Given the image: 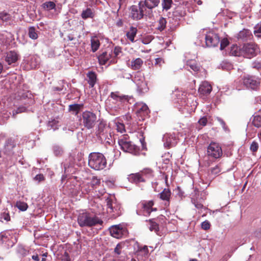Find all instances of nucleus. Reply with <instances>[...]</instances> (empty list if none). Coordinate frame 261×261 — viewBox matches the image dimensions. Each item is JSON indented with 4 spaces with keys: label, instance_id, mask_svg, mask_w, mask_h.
<instances>
[{
    "label": "nucleus",
    "instance_id": "a18cd8bd",
    "mask_svg": "<svg viewBox=\"0 0 261 261\" xmlns=\"http://www.w3.org/2000/svg\"><path fill=\"white\" fill-rule=\"evenodd\" d=\"M16 252L18 254H20V255L22 256H26L28 254L29 251L27 250L24 247L22 246H18L17 248Z\"/></svg>",
    "mask_w": 261,
    "mask_h": 261
},
{
    "label": "nucleus",
    "instance_id": "72a5a7b5",
    "mask_svg": "<svg viewBox=\"0 0 261 261\" xmlns=\"http://www.w3.org/2000/svg\"><path fill=\"white\" fill-rule=\"evenodd\" d=\"M92 51L94 53L99 48L100 43L99 40L96 38H93L91 40Z\"/></svg>",
    "mask_w": 261,
    "mask_h": 261
},
{
    "label": "nucleus",
    "instance_id": "1a4fd4ad",
    "mask_svg": "<svg viewBox=\"0 0 261 261\" xmlns=\"http://www.w3.org/2000/svg\"><path fill=\"white\" fill-rule=\"evenodd\" d=\"M147 10L140 2L138 6L133 5L130 8V17L135 20H139L143 18Z\"/></svg>",
    "mask_w": 261,
    "mask_h": 261
},
{
    "label": "nucleus",
    "instance_id": "423d86ee",
    "mask_svg": "<svg viewBox=\"0 0 261 261\" xmlns=\"http://www.w3.org/2000/svg\"><path fill=\"white\" fill-rule=\"evenodd\" d=\"M118 144L121 149L124 151L136 155L139 154V147L133 144L126 138L119 139L118 140Z\"/></svg>",
    "mask_w": 261,
    "mask_h": 261
},
{
    "label": "nucleus",
    "instance_id": "9b49d317",
    "mask_svg": "<svg viewBox=\"0 0 261 261\" xmlns=\"http://www.w3.org/2000/svg\"><path fill=\"white\" fill-rule=\"evenodd\" d=\"M244 85L248 89L256 90L260 86V82L258 77L252 75H247L243 78Z\"/></svg>",
    "mask_w": 261,
    "mask_h": 261
},
{
    "label": "nucleus",
    "instance_id": "338daca9",
    "mask_svg": "<svg viewBox=\"0 0 261 261\" xmlns=\"http://www.w3.org/2000/svg\"><path fill=\"white\" fill-rule=\"evenodd\" d=\"M121 53V48L119 46H116L113 51V53L115 57H117L120 53Z\"/></svg>",
    "mask_w": 261,
    "mask_h": 261
},
{
    "label": "nucleus",
    "instance_id": "f3484780",
    "mask_svg": "<svg viewBox=\"0 0 261 261\" xmlns=\"http://www.w3.org/2000/svg\"><path fill=\"white\" fill-rule=\"evenodd\" d=\"M111 235L114 238L119 239L123 235L124 229L120 225H113L109 228Z\"/></svg>",
    "mask_w": 261,
    "mask_h": 261
},
{
    "label": "nucleus",
    "instance_id": "a19ab883",
    "mask_svg": "<svg viewBox=\"0 0 261 261\" xmlns=\"http://www.w3.org/2000/svg\"><path fill=\"white\" fill-rule=\"evenodd\" d=\"M59 86L55 87L54 90L58 91H66V87L65 85V82L64 80L60 81L58 83Z\"/></svg>",
    "mask_w": 261,
    "mask_h": 261
},
{
    "label": "nucleus",
    "instance_id": "680f3d73",
    "mask_svg": "<svg viewBox=\"0 0 261 261\" xmlns=\"http://www.w3.org/2000/svg\"><path fill=\"white\" fill-rule=\"evenodd\" d=\"M117 130L118 132H120L121 133H123L125 130L124 125L123 123H118L116 124Z\"/></svg>",
    "mask_w": 261,
    "mask_h": 261
},
{
    "label": "nucleus",
    "instance_id": "4d7b16f0",
    "mask_svg": "<svg viewBox=\"0 0 261 261\" xmlns=\"http://www.w3.org/2000/svg\"><path fill=\"white\" fill-rule=\"evenodd\" d=\"M153 38V37L151 35L147 36L143 38L142 42L144 44H147L152 40Z\"/></svg>",
    "mask_w": 261,
    "mask_h": 261
},
{
    "label": "nucleus",
    "instance_id": "6e6552de",
    "mask_svg": "<svg viewBox=\"0 0 261 261\" xmlns=\"http://www.w3.org/2000/svg\"><path fill=\"white\" fill-rule=\"evenodd\" d=\"M206 154L210 159L220 158L223 154L221 147L217 143L211 142L207 147Z\"/></svg>",
    "mask_w": 261,
    "mask_h": 261
},
{
    "label": "nucleus",
    "instance_id": "f03ea898",
    "mask_svg": "<svg viewBox=\"0 0 261 261\" xmlns=\"http://www.w3.org/2000/svg\"><path fill=\"white\" fill-rule=\"evenodd\" d=\"M107 160L100 152H92L88 157L89 166L95 170H101L106 167Z\"/></svg>",
    "mask_w": 261,
    "mask_h": 261
},
{
    "label": "nucleus",
    "instance_id": "bb28decb",
    "mask_svg": "<svg viewBox=\"0 0 261 261\" xmlns=\"http://www.w3.org/2000/svg\"><path fill=\"white\" fill-rule=\"evenodd\" d=\"M242 46H238L237 45H232L231 46L230 54L234 56H242Z\"/></svg>",
    "mask_w": 261,
    "mask_h": 261
},
{
    "label": "nucleus",
    "instance_id": "8fccbe9b",
    "mask_svg": "<svg viewBox=\"0 0 261 261\" xmlns=\"http://www.w3.org/2000/svg\"><path fill=\"white\" fill-rule=\"evenodd\" d=\"M11 18L10 15L6 12H0V19L4 21H7L9 20Z\"/></svg>",
    "mask_w": 261,
    "mask_h": 261
},
{
    "label": "nucleus",
    "instance_id": "473e14b6",
    "mask_svg": "<svg viewBox=\"0 0 261 261\" xmlns=\"http://www.w3.org/2000/svg\"><path fill=\"white\" fill-rule=\"evenodd\" d=\"M94 16V13L90 8H87L86 10H83L81 14V17L84 19L92 18Z\"/></svg>",
    "mask_w": 261,
    "mask_h": 261
},
{
    "label": "nucleus",
    "instance_id": "dca6fc26",
    "mask_svg": "<svg viewBox=\"0 0 261 261\" xmlns=\"http://www.w3.org/2000/svg\"><path fill=\"white\" fill-rule=\"evenodd\" d=\"M111 97L121 102L127 101L132 103L134 101V98L132 96L121 94L119 92H112Z\"/></svg>",
    "mask_w": 261,
    "mask_h": 261
},
{
    "label": "nucleus",
    "instance_id": "9d476101",
    "mask_svg": "<svg viewBox=\"0 0 261 261\" xmlns=\"http://www.w3.org/2000/svg\"><path fill=\"white\" fill-rule=\"evenodd\" d=\"M82 120L84 126L90 129L94 127L97 121V116L93 112L86 111L82 113Z\"/></svg>",
    "mask_w": 261,
    "mask_h": 261
},
{
    "label": "nucleus",
    "instance_id": "0e129e2a",
    "mask_svg": "<svg viewBox=\"0 0 261 261\" xmlns=\"http://www.w3.org/2000/svg\"><path fill=\"white\" fill-rule=\"evenodd\" d=\"M201 227L204 230H207L210 227V223L208 221H205L201 223Z\"/></svg>",
    "mask_w": 261,
    "mask_h": 261
},
{
    "label": "nucleus",
    "instance_id": "a211bd4d",
    "mask_svg": "<svg viewBox=\"0 0 261 261\" xmlns=\"http://www.w3.org/2000/svg\"><path fill=\"white\" fill-rule=\"evenodd\" d=\"M212 90L211 85L207 82H203L200 85L198 92L201 95H207L210 94Z\"/></svg>",
    "mask_w": 261,
    "mask_h": 261
},
{
    "label": "nucleus",
    "instance_id": "6ab92c4d",
    "mask_svg": "<svg viewBox=\"0 0 261 261\" xmlns=\"http://www.w3.org/2000/svg\"><path fill=\"white\" fill-rule=\"evenodd\" d=\"M144 8L147 10H151L152 9L158 7L160 3V0H144L140 1Z\"/></svg>",
    "mask_w": 261,
    "mask_h": 261
},
{
    "label": "nucleus",
    "instance_id": "f8f14e48",
    "mask_svg": "<svg viewBox=\"0 0 261 261\" xmlns=\"http://www.w3.org/2000/svg\"><path fill=\"white\" fill-rule=\"evenodd\" d=\"M134 82L136 84L138 90L142 93L147 91V84L146 83L144 76L141 72H137L134 77Z\"/></svg>",
    "mask_w": 261,
    "mask_h": 261
},
{
    "label": "nucleus",
    "instance_id": "aec40b11",
    "mask_svg": "<svg viewBox=\"0 0 261 261\" xmlns=\"http://www.w3.org/2000/svg\"><path fill=\"white\" fill-rule=\"evenodd\" d=\"M128 180L132 183L138 184L140 182H145V180L140 172L131 174L128 175Z\"/></svg>",
    "mask_w": 261,
    "mask_h": 261
},
{
    "label": "nucleus",
    "instance_id": "69168bd1",
    "mask_svg": "<svg viewBox=\"0 0 261 261\" xmlns=\"http://www.w3.org/2000/svg\"><path fill=\"white\" fill-rule=\"evenodd\" d=\"M34 179L35 180L38 181L39 182H40L44 180L45 178L43 174H39L35 176Z\"/></svg>",
    "mask_w": 261,
    "mask_h": 261
},
{
    "label": "nucleus",
    "instance_id": "3c124183",
    "mask_svg": "<svg viewBox=\"0 0 261 261\" xmlns=\"http://www.w3.org/2000/svg\"><path fill=\"white\" fill-rule=\"evenodd\" d=\"M26 111V108L24 107H20L16 110H14L12 111V116L14 118H15L16 115L17 114L24 112Z\"/></svg>",
    "mask_w": 261,
    "mask_h": 261
},
{
    "label": "nucleus",
    "instance_id": "052dcab7",
    "mask_svg": "<svg viewBox=\"0 0 261 261\" xmlns=\"http://www.w3.org/2000/svg\"><path fill=\"white\" fill-rule=\"evenodd\" d=\"M1 219H4V220H6L7 221H10V216L9 214L6 212H4L1 214Z\"/></svg>",
    "mask_w": 261,
    "mask_h": 261
},
{
    "label": "nucleus",
    "instance_id": "09e8293b",
    "mask_svg": "<svg viewBox=\"0 0 261 261\" xmlns=\"http://www.w3.org/2000/svg\"><path fill=\"white\" fill-rule=\"evenodd\" d=\"M10 235H7L6 233L2 232L0 233V241L2 243H7L10 240Z\"/></svg>",
    "mask_w": 261,
    "mask_h": 261
},
{
    "label": "nucleus",
    "instance_id": "cd10ccee",
    "mask_svg": "<svg viewBox=\"0 0 261 261\" xmlns=\"http://www.w3.org/2000/svg\"><path fill=\"white\" fill-rule=\"evenodd\" d=\"M143 63V60L138 58L131 61L130 66L133 70H138L142 67Z\"/></svg>",
    "mask_w": 261,
    "mask_h": 261
},
{
    "label": "nucleus",
    "instance_id": "4c0bfd02",
    "mask_svg": "<svg viewBox=\"0 0 261 261\" xmlns=\"http://www.w3.org/2000/svg\"><path fill=\"white\" fill-rule=\"evenodd\" d=\"M252 124L256 127H261V116L256 115L253 116L252 121Z\"/></svg>",
    "mask_w": 261,
    "mask_h": 261
},
{
    "label": "nucleus",
    "instance_id": "7c9ffc66",
    "mask_svg": "<svg viewBox=\"0 0 261 261\" xmlns=\"http://www.w3.org/2000/svg\"><path fill=\"white\" fill-rule=\"evenodd\" d=\"M167 21L164 17H161L156 22V29L160 31H163L166 26Z\"/></svg>",
    "mask_w": 261,
    "mask_h": 261
},
{
    "label": "nucleus",
    "instance_id": "39448f33",
    "mask_svg": "<svg viewBox=\"0 0 261 261\" xmlns=\"http://www.w3.org/2000/svg\"><path fill=\"white\" fill-rule=\"evenodd\" d=\"M107 206V213L113 219H115L121 215V207L120 205L114 201L111 198L108 197L106 199Z\"/></svg>",
    "mask_w": 261,
    "mask_h": 261
},
{
    "label": "nucleus",
    "instance_id": "4468645a",
    "mask_svg": "<svg viewBox=\"0 0 261 261\" xmlns=\"http://www.w3.org/2000/svg\"><path fill=\"white\" fill-rule=\"evenodd\" d=\"M135 109L137 116L142 119H144L149 113L148 106L144 103H137L135 106Z\"/></svg>",
    "mask_w": 261,
    "mask_h": 261
},
{
    "label": "nucleus",
    "instance_id": "f257e3e1",
    "mask_svg": "<svg viewBox=\"0 0 261 261\" xmlns=\"http://www.w3.org/2000/svg\"><path fill=\"white\" fill-rule=\"evenodd\" d=\"M95 127V135L101 143L111 145L113 143L111 128L103 119H99Z\"/></svg>",
    "mask_w": 261,
    "mask_h": 261
},
{
    "label": "nucleus",
    "instance_id": "bf43d9fd",
    "mask_svg": "<svg viewBox=\"0 0 261 261\" xmlns=\"http://www.w3.org/2000/svg\"><path fill=\"white\" fill-rule=\"evenodd\" d=\"M229 41L226 38H223L220 42V49L223 50L228 45Z\"/></svg>",
    "mask_w": 261,
    "mask_h": 261
},
{
    "label": "nucleus",
    "instance_id": "2eb2a0df",
    "mask_svg": "<svg viewBox=\"0 0 261 261\" xmlns=\"http://www.w3.org/2000/svg\"><path fill=\"white\" fill-rule=\"evenodd\" d=\"M164 145L165 147L170 148L177 144L176 138L174 134H166L163 137Z\"/></svg>",
    "mask_w": 261,
    "mask_h": 261
},
{
    "label": "nucleus",
    "instance_id": "b1692460",
    "mask_svg": "<svg viewBox=\"0 0 261 261\" xmlns=\"http://www.w3.org/2000/svg\"><path fill=\"white\" fill-rule=\"evenodd\" d=\"M252 36L251 32L247 29H244L241 31L238 34V38L242 40H247Z\"/></svg>",
    "mask_w": 261,
    "mask_h": 261
},
{
    "label": "nucleus",
    "instance_id": "c03bdc74",
    "mask_svg": "<svg viewBox=\"0 0 261 261\" xmlns=\"http://www.w3.org/2000/svg\"><path fill=\"white\" fill-rule=\"evenodd\" d=\"M29 36L30 38L34 40L38 38V34L34 27H32L29 29Z\"/></svg>",
    "mask_w": 261,
    "mask_h": 261
},
{
    "label": "nucleus",
    "instance_id": "a878e982",
    "mask_svg": "<svg viewBox=\"0 0 261 261\" xmlns=\"http://www.w3.org/2000/svg\"><path fill=\"white\" fill-rule=\"evenodd\" d=\"M137 33V29L134 27H131L129 30L126 32V36L127 38L129 39L132 42H134L135 37Z\"/></svg>",
    "mask_w": 261,
    "mask_h": 261
},
{
    "label": "nucleus",
    "instance_id": "49530a36",
    "mask_svg": "<svg viewBox=\"0 0 261 261\" xmlns=\"http://www.w3.org/2000/svg\"><path fill=\"white\" fill-rule=\"evenodd\" d=\"M16 206L21 211H26L28 207V204L25 202L21 201H17Z\"/></svg>",
    "mask_w": 261,
    "mask_h": 261
},
{
    "label": "nucleus",
    "instance_id": "de8ad7c7",
    "mask_svg": "<svg viewBox=\"0 0 261 261\" xmlns=\"http://www.w3.org/2000/svg\"><path fill=\"white\" fill-rule=\"evenodd\" d=\"M123 246L120 243H119L116 245L114 250L115 256L118 257V256L121 253V250Z\"/></svg>",
    "mask_w": 261,
    "mask_h": 261
},
{
    "label": "nucleus",
    "instance_id": "c9c22d12",
    "mask_svg": "<svg viewBox=\"0 0 261 261\" xmlns=\"http://www.w3.org/2000/svg\"><path fill=\"white\" fill-rule=\"evenodd\" d=\"M59 126V121L55 119H53L51 121H49L47 123V128L48 129H53L54 130H55L58 129Z\"/></svg>",
    "mask_w": 261,
    "mask_h": 261
},
{
    "label": "nucleus",
    "instance_id": "e433bc0d",
    "mask_svg": "<svg viewBox=\"0 0 261 261\" xmlns=\"http://www.w3.org/2000/svg\"><path fill=\"white\" fill-rule=\"evenodd\" d=\"M173 15L174 16L179 18L184 16L186 15V12L182 7H177L173 12Z\"/></svg>",
    "mask_w": 261,
    "mask_h": 261
},
{
    "label": "nucleus",
    "instance_id": "5fc2aeb1",
    "mask_svg": "<svg viewBox=\"0 0 261 261\" xmlns=\"http://www.w3.org/2000/svg\"><path fill=\"white\" fill-rule=\"evenodd\" d=\"M148 253V249L146 246H144L143 247H141L138 250V254H141L142 255H147Z\"/></svg>",
    "mask_w": 261,
    "mask_h": 261
},
{
    "label": "nucleus",
    "instance_id": "ddd939ff",
    "mask_svg": "<svg viewBox=\"0 0 261 261\" xmlns=\"http://www.w3.org/2000/svg\"><path fill=\"white\" fill-rule=\"evenodd\" d=\"M205 40L206 45L210 47L217 46L220 43V38L218 34L213 32L207 34Z\"/></svg>",
    "mask_w": 261,
    "mask_h": 261
},
{
    "label": "nucleus",
    "instance_id": "5701e85b",
    "mask_svg": "<svg viewBox=\"0 0 261 261\" xmlns=\"http://www.w3.org/2000/svg\"><path fill=\"white\" fill-rule=\"evenodd\" d=\"M171 194V191L169 189H165L160 194H159L160 198L162 200L166 201V205L168 206L169 205Z\"/></svg>",
    "mask_w": 261,
    "mask_h": 261
},
{
    "label": "nucleus",
    "instance_id": "603ef678",
    "mask_svg": "<svg viewBox=\"0 0 261 261\" xmlns=\"http://www.w3.org/2000/svg\"><path fill=\"white\" fill-rule=\"evenodd\" d=\"M141 174L142 175V177L144 175H146L148 176H153V171L149 168H147L144 169L141 172Z\"/></svg>",
    "mask_w": 261,
    "mask_h": 261
},
{
    "label": "nucleus",
    "instance_id": "e2e57ef3",
    "mask_svg": "<svg viewBox=\"0 0 261 261\" xmlns=\"http://www.w3.org/2000/svg\"><path fill=\"white\" fill-rule=\"evenodd\" d=\"M217 121L220 123L222 127L225 130H227L228 129V127L226 125L225 122L223 121L222 119L220 117H217Z\"/></svg>",
    "mask_w": 261,
    "mask_h": 261
},
{
    "label": "nucleus",
    "instance_id": "c756f323",
    "mask_svg": "<svg viewBox=\"0 0 261 261\" xmlns=\"http://www.w3.org/2000/svg\"><path fill=\"white\" fill-rule=\"evenodd\" d=\"M110 57V55L107 52H103L98 57V61L100 65H105L109 61Z\"/></svg>",
    "mask_w": 261,
    "mask_h": 261
},
{
    "label": "nucleus",
    "instance_id": "ea45409f",
    "mask_svg": "<svg viewBox=\"0 0 261 261\" xmlns=\"http://www.w3.org/2000/svg\"><path fill=\"white\" fill-rule=\"evenodd\" d=\"M149 226L148 227L150 231H154L155 232H158L159 231V225L153 221V220L151 219L149 220Z\"/></svg>",
    "mask_w": 261,
    "mask_h": 261
},
{
    "label": "nucleus",
    "instance_id": "58836bf2",
    "mask_svg": "<svg viewBox=\"0 0 261 261\" xmlns=\"http://www.w3.org/2000/svg\"><path fill=\"white\" fill-rule=\"evenodd\" d=\"M172 3V0H162L163 10L167 11L170 9Z\"/></svg>",
    "mask_w": 261,
    "mask_h": 261
},
{
    "label": "nucleus",
    "instance_id": "4be33fe9",
    "mask_svg": "<svg viewBox=\"0 0 261 261\" xmlns=\"http://www.w3.org/2000/svg\"><path fill=\"white\" fill-rule=\"evenodd\" d=\"M18 59V54L13 51H11L7 54L5 60L8 64L15 63Z\"/></svg>",
    "mask_w": 261,
    "mask_h": 261
},
{
    "label": "nucleus",
    "instance_id": "393cba45",
    "mask_svg": "<svg viewBox=\"0 0 261 261\" xmlns=\"http://www.w3.org/2000/svg\"><path fill=\"white\" fill-rule=\"evenodd\" d=\"M87 76L88 78V83L89 84L90 87H93L97 81V76L96 73L94 72L90 71L87 73Z\"/></svg>",
    "mask_w": 261,
    "mask_h": 261
},
{
    "label": "nucleus",
    "instance_id": "774afa93",
    "mask_svg": "<svg viewBox=\"0 0 261 261\" xmlns=\"http://www.w3.org/2000/svg\"><path fill=\"white\" fill-rule=\"evenodd\" d=\"M207 122V120L206 117H203L200 118L198 121V123H199V124H200L202 126L206 125Z\"/></svg>",
    "mask_w": 261,
    "mask_h": 261
},
{
    "label": "nucleus",
    "instance_id": "2f4dec72",
    "mask_svg": "<svg viewBox=\"0 0 261 261\" xmlns=\"http://www.w3.org/2000/svg\"><path fill=\"white\" fill-rule=\"evenodd\" d=\"M56 4L54 2L47 1L43 3L42 5V8L45 11H50L56 9Z\"/></svg>",
    "mask_w": 261,
    "mask_h": 261
},
{
    "label": "nucleus",
    "instance_id": "412c9836",
    "mask_svg": "<svg viewBox=\"0 0 261 261\" xmlns=\"http://www.w3.org/2000/svg\"><path fill=\"white\" fill-rule=\"evenodd\" d=\"M100 182V181L99 178L96 176H93L90 182L88 183V185L83 186L82 187V190L83 191H85L86 193H88L91 190V189L89 188V186H90L92 188H94L95 187L99 185Z\"/></svg>",
    "mask_w": 261,
    "mask_h": 261
},
{
    "label": "nucleus",
    "instance_id": "79ce46f5",
    "mask_svg": "<svg viewBox=\"0 0 261 261\" xmlns=\"http://www.w3.org/2000/svg\"><path fill=\"white\" fill-rule=\"evenodd\" d=\"M53 150L55 155L57 156H61L63 153L62 148L57 145H55L53 147Z\"/></svg>",
    "mask_w": 261,
    "mask_h": 261
},
{
    "label": "nucleus",
    "instance_id": "13d9d810",
    "mask_svg": "<svg viewBox=\"0 0 261 261\" xmlns=\"http://www.w3.org/2000/svg\"><path fill=\"white\" fill-rule=\"evenodd\" d=\"M211 173L214 175H218L221 172V169L218 165L211 169Z\"/></svg>",
    "mask_w": 261,
    "mask_h": 261
},
{
    "label": "nucleus",
    "instance_id": "7ed1b4c3",
    "mask_svg": "<svg viewBox=\"0 0 261 261\" xmlns=\"http://www.w3.org/2000/svg\"><path fill=\"white\" fill-rule=\"evenodd\" d=\"M77 222L81 227H92L103 223L102 220L99 217L89 213L80 214L77 218Z\"/></svg>",
    "mask_w": 261,
    "mask_h": 261
},
{
    "label": "nucleus",
    "instance_id": "20e7f679",
    "mask_svg": "<svg viewBox=\"0 0 261 261\" xmlns=\"http://www.w3.org/2000/svg\"><path fill=\"white\" fill-rule=\"evenodd\" d=\"M154 202L152 200H143L138 204L136 213L138 215L149 216L151 212L156 211V208H153Z\"/></svg>",
    "mask_w": 261,
    "mask_h": 261
},
{
    "label": "nucleus",
    "instance_id": "f704fd0d",
    "mask_svg": "<svg viewBox=\"0 0 261 261\" xmlns=\"http://www.w3.org/2000/svg\"><path fill=\"white\" fill-rule=\"evenodd\" d=\"M187 66H189L190 68L195 72L199 71L200 69V67L197 65L196 61L193 60H188L187 62Z\"/></svg>",
    "mask_w": 261,
    "mask_h": 261
},
{
    "label": "nucleus",
    "instance_id": "6e6d98bb",
    "mask_svg": "<svg viewBox=\"0 0 261 261\" xmlns=\"http://www.w3.org/2000/svg\"><path fill=\"white\" fill-rule=\"evenodd\" d=\"M252 68L260 70L261 69V61L255 60L252 62L251 65Z\"/></svg>",
    "mask_w": 261,
    "mask_h": 261
},
{
    "label": "nucleus",
    "instance_id": "864d4df0",
    "mask_svg": "<svg viewBox=\"0 0 261 261\" xmlns=\"http://www.w3.org/2000/svg\"><path fill=\"white\" fill-rule=\"evenodd\" d=\"M258 144L257 142L254 141L251 144L250 149L253 152H256L258 149Z\"/></svg>",
    "mask_w": 261,
    "mask_h": 261
},
{
    "label": "nucleus",
    "instance_id": "c85d7f7f",
    "mask_svg": "<svg viewBox=\"0 0 261 261\" xmlns=\"http://www.w3.org/2000/svg\"><path fill=\"white\" fill-rule=\"evenodd\" d=\"M83 105L82 104H73L69 106V111L72 112L73 114L77 115L83 109Z\"/></svg>",
    "mask_w": 261,
    "mask_h": 261
},
{
    "label": "nucleus",
    "instance_id": "0eeeda50",
    "mask_svg": "<svg viewBox=\"0 0 261 261\" xmlns=\"http://www.w3.org/2000/svg\"><path fill=\"white\" fill-rule=\"evenodd\" d=\"M259 52V48L257 44L254 43L244 44L242 46V56L251 59L256 56Z\"/></svg>",
    "mask_w": 261,
    "mask_h": 261
},
{
    "label": "nucleus",
    "instance_id": "37998d69",
    "mask_svg": "<svg viewBox=\"0 0 261 261\" xmlns=\"http://www.w3.org/2000/svg\"><path fill=\"white\" fill-rule=\"evenodd\" d=\"M253 32L255 37L261 38V22L254 27Z\"/></svg>",
    "mask_w": 261,
    "mask_h": 261
}]
</instances>
